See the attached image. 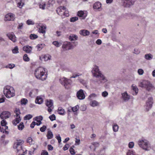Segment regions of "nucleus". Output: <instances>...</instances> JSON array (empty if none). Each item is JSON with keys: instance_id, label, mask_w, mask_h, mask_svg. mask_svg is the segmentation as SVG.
<instances>
[{"instance_id": "nucleus-1", "label": "nucleus", "mask_w": 155, "mask_h": 155, "mask_svg": "<svg viewBox=\"0 0 155 155\" xmlns=\"http://www.w3.org/2000/svg\"><path fill=\"white\" fill-rule=\"evenodd\" d=\"M91 72L93 76L96 78L93 81L95 84H99L107 81L106 78L100 71L98 67L95 65L94 66Z\"/></svg>"}, {"instance_id": "nucleus-2", "label": "nucleus", "mask_w": 155, "mask_h": 155, "mask_svg": "<svg viewBox=\"0 0 155 155\" xmlns=\"http://www.w3.org/2000/svg\"><path fill=\"white\" fill-rule=\"evenodd\" d=\"M34 74L37 79L44 81L47 78L48 74L46 69L42 67H39L35 70Z\"/></svg>"}, {"instance_id": "nucleus-3", "label": "nucleus", "mask_w": 155, "mask_h": 155, "mask_svg": "<svg viewBox=\"0 0 155 155\" xmlns=\"http://www.w3.org/2000/svg\"><path fill=\"white\" fill-rule=\"evenodd\" d=\"M139 85L148 91H152L155 89L154 86L148 80H143L140 81L139 83Z\"/></svg>"}, {"instance_id": "nucleus-4", "label": "nucleus", "mask_w": 155, "mask_h": 155, "mask_svg": "<svg viewBox=\"0 0 155 155\" xmlns=\"http://www.w3.org/2000/svg\"><path fill=\"white\" fill-rule=\"evenodd\" d=\"M137 143L139 147L146 151H149L151 149V146L150 142L145 139H141L139 140Z\"/></svg>"}, {"instance_id": "nucleus-5", "label": "nucleus", "mask_w": 155, "mask_h": 155, "mask_svg": "<svg viewBox=\"0 0 155 155\" xmlns=\"http://www.w3.org/2000/svg\"><path fill=\"white\" fill-rule=\"evenodd\" d=\"M4 93L7 98H11L15 95V91L14 88L10 86H7L4 88Z\"/></svg>"}, {"instance_id": "nucleus-6", "label": "nucleus", "mask_w": 155, "mask_h": 155, "mask_svg": "<svg viewBox=\"0 0 155 155\" xmlns=\"http://www.w3.org/2000/svg\"><path fill=\"white\" fill-rule=\"evenodd\" d=\"M56 12L58 14L62 16L68 17L69 15L68 11L64 6H61L57 8Z\"/></svg>"}, {"instance_id": "nucleus-7", "label": "nucleus", "mask_w": 155, "mask_h": 155, "mask_svg": "<svg viewBox=\"0 0 155 155\" xmlns=\"http://www.w3.org/2000/svg\"><path fill=\"white\" fill-rule=\"evenodd\" d=\"M24 143V141L21 140H17L13 146L14 148L16 149L18 152L19 151L21 153H25L24 150L22 149L21 145Z\"/></svg>"}, {"instance_id": "nucleus-8", "label": "nucleus", "mask_w": 155, "mask_h": 155, "mask_svg": "<svg viewBox=\"0 0 155 155\" xmlns=\"http://www.w3.org/2000/svg\"><path fill=\"white\" fill-rule=\"evenodd\" d=\"M59 82L65 87L68 89L69 87V85L71 83V81L64 77H62L60 78Z\"/></svg>"}, {"instance_id": "nucleus-9", "label": "nucleus", "mask_w": 155, "mask_h": 155, "mask_svg": "<svg viewBox=\"0 0 155 155\" xmlns=\"http://www.w3.org/2000/svg\"><path fill=\"white\" fill-rule=\"evenodd\" d=\"M153 104V98L152 97L149 98L145 106V110L148 111L151 108Z\"/></svg>"}, {"instance_id": "nucleus-10", "label": "nucleus", "mask_w": 155, "mask_h": 155, "mask_svg": "<svg viewBox=\"0 0 155 155\" xmlns=\"http://www.w3.org/2000/svg\"><path fill=\"white\" fill-rule=\"evenodd\" d=\"M46 105L48 107V111L50 112L52 111V109L53 108V101L51 99H48L46 101Z\"/></svg>"}, {"instance_id": "nucleus-11", "label": "nucleus", "mask_w": 155, "mask_h": 155, "mask_svg": "<svg viewBox=\"0 0 155 155\" xmlns=\"http://www.w3.org/2000/svg\"><path fill=\"white\" fill-rule=\"evenodd\" d=\"M121 98L123 101L127 102L130 99V95L126 91H125L121 94Z\"/></svg>"}, {"instance_id": "nucleus-12", "label": "nucleus", "mask_w": 155, "mask_h": 155, "mask_svg": "<svg viewBox=\"0 0 155 155\" xmlns=\"http://www.w3.org/2000/svg\"><path fill=\"white\" fill-rule=\"evenodd\" d=\"M15 18L14 14L12 13H9L5 15V21H13Z\"/></svg>"}, {"instance_id": "nucleus-13", "label": "nucleus", "mask_w": 155, "mask_h": 155, "mask_svg": "<svg viewBox=\"0 0 155 155\" xmlns=\"http://www.w3.org/2000/svg\"><path fill=\"white\" fill-rule=\"evenodd\" d=\"M37 27L39 29L38 31L39 33L44 34L45 33V29L46 26L45 25L40 24L37 26Z\"/></svg>"}, {"instance_id": "nucleus-14", "label": "nucleus", "mask_w": 155, "mask_h": 155, "mask_svg": "<svg viewBox=\"0 0 155 155\" xmlns=\"http://www.w3.org/2000/svg\"><path fill=\"white\" fill-rule=\"evenodd\" d=\"M11 115L10 112L4 111L1 114L0 116L2 119H6L8 118L11 116Z\"/></svg>"}, {"instance_id": "nucleus-15", "label": "nucleus", "mask_w": 155, "mask_h": 155, "mask_svg": "<svg viewBox=\"0 0 155 155\" xmlns=\"http://www.w3.org/2000/svg\"><path fill=\"white\" fill-rule=\"evenodd\" d=\"M77 96L80 100H83L85 98V95L84 93L83 90L81 89L78 91L77 93Z\"/></svg>"}, {"instance_id": "nucleus-16", "label": "nucleus", "mask_w": 155, "mask_h": 155, "mask_svg": "<svg viewBox=\"0 0 155 155\" xmlns=\"http://www.w3.org/2000/svg\"><path fill=\"white\" fill-rule=\"evenodd\" d=\"M62 47L66 50H68L71 49L73 48L71 43L70 42H66L64 43Z\"/></svg>"}, {"instance_id": "nucleus-17", "label": "nucleus", "mask_w": 155, "mask_h": 155, "mask_svg": "<svg viewBox=\"0 0 155 155\" xmlns=\"http://www.w3.org/2000/svg\"><path fill=\"white\" fill-rule=\"evenodd\" d=\"M7 36L13 42H15L17 40L16 37L13 33H9L7 34Z\"/></svg>"}, {"instance_id": "nucleus-18", "label": "nucleus", "mask_w": 155, "mask_h": 155, "mask_svg": "<svg viewBox=\"0 0 155 155\" xmlns=\"http://www.w3.org/2000/svg\"><path fill=\"white\" fill-rule=\"evenodd\" d=\"M77 15L81 18V19H84L86 17L87 14L86 12H84L82 11H80L78 12Z\"/></svg>"}, {"instance_id": "nucleus-19", "label": "nucleus", "mask_w": 155, "mask_h": 155, "mask_svg": "<svg viewBox=\"0 0 155 155\" xmlns=\"http://www.w3.org/2000/svg\"><path fill=\"white\" fill-rule=\"evenodd\" d=\"M123 5L125 7H129L132 5L131 0H122Z\"/></svg>"}, {"instance_id": "nucleus-20", "label": "nucleus", "mask_w": 155, "mask_h": 155, "mask_svg": "<svg viewBox=\"0 0 155 155\" xmlns=\"http://www.w3.org/2000/svg\"><path fill=\"white\" fill-rule=\"evenodd\" d=\"M38 92V90L37 89H34L30 91L29 94V96L31 97H34L36 95Z\"/></svg>"}, {"instance_id": "nucleus-21", "label": "nucleus", "mask_w": 155, "mask_h": 155, "mask_svg": "<svg viewBox=\"0 0 155 155\" xmlns=\"http://www.w3.org/2000/svg\"><path fill=\"white\" fill-rule=\"evenodd\" d=\"M32 47L28 45H26L23 48V50L27 53H31L32 52Z\"/></svg>"}, {"instance_id": "nucleus-22", "label": "nucleus", "mask_w": 155, "mask_h": 155, "mask_svg": "<svg viewBox=\"0 0 155 155\" xmlns=\"http://www.w3.org/2000/svg\"><path fill=\"white\" fill-rule=\"evenodd\" d=\"M51 58V56L48 54L42 55L39 57V58L41 60L45 61H47L49 60H50Z\"/></svg>"}, {"instance_id": "nucleus-23", "label": "nucleus", "mask_w": 155, "mask_h": 155, "mask_svg": "<svg viewBox=\"0 0 155 155\" xmlns=\"http://www.w3.org/2000/svg\"><path fill=\"white\" fill-rule=\"evenodd\" d=\"M79 33L81 35L85 36L89 35L90 32L87 30L82 29L79 31Z\"/></svg>"}, {"instance_id": "nucleus-24", "label": "nucleus", "mask_w": 155, "mask_h": 155, "mask_svg": "<svg viewBox=\"0 0 155 155\" xmlns=\"http://www.w3.org/2000/svg\"><path fill=\"white\" fill-rule=\"evenodd\" d=\"M93 8L94 9H97L100 11L101 10V4L99 2H96L94 4Z\"/></svg>"}, {"instance_id": "nucleus-25", "label": "nucleus", "mask_w": 155, "mask_h": 155, "mask_svg": "<svg viewBox=\"0 0 155 155\" xmlns=\"http://www.w3.org/2000/svg\"><path fill=\"white\" fill-rule=\"evenodd\" d=\"M43 97H44L42 96H37L35 101V103L38 104H42L43 102Z\"/></svg>"}, {"instance_id": "nucleus-26", "label": "nucleus", "mask_w": 155, "mask_h": 155, "mask_svg": "<svg viewBox=\"0 0 155 155\" xmlns=\"http://www.w3.org/2000/svg\"><path fill=\"white\" fill-rule=\"evenodd\" d=\"M89 104L91 107H94L99 106L100 105V103L96 100H92L90 102Z\"/></svg>"}, {"instance_id": "nucleus-27", "label": "nucleus", "mask_w": 155, "mask_h": 155, "mask_svg": "<svg viewBox=\"0 0 155 155\" xmlns=\"http://www.w3.org/2000/svg\"><path fill=\"white\" fill-rule=\"evenodd\" d=\"M17 6L20 8H21L24 5L23 0H16Z\"/></svg>"}, {"instance_id": "nucleus-28", "label": "nucleus", "mask_w": 155, "mask_h": 155, "mask_svg": "<svg viewBox=\"0 0 155 155\" xmlns=\"http://www.w3.org/2000/svg\"><path fill=\"white\" fill-rule=\"evenodd\" d=\"M14 113L15 115V117L16 118H20V110L18 108H16L14 111Z\"/></svg>"}, {"instance_id": "nucleus-29", "label": "nucleus", "mask_w": 155, "mask_h": 155, "mask_svg": "<svg viewBox=\"0 0 155 155\" xmlns=\"http://www.w3.org/2000/svg\"><path fill=\"white\" fill-rule=\"evenodd\" d=\"M78 36L75 35H71L69 37V39L70 41H75L78 39Z\"/></svg>"}, {"instance_id": "nucleus-30", "label": "nucleus", "mask_w": 155, "mask_h": 155, "mask_svg": "<svg viewBox=\"0 0 155 155\" xmlns=\"http://www.w3.org/2000/svg\"><path fill=\"white\" fill-rule=\"evenodd\" d=\"M58 114L62 115H64L65 114L64 110L61 107L58 108Z\"/></svg>"}, {"instance_id": "nucleus-31", "label": "nucleus", "mask_w": 155, "mask_h": 155, "mask_svg": "<svg viewBox=\"0 0 155 155\" xmlns=\"http://www.w3.org/2000/svg\"><path fill=\"white\" fill-rule=\"evenodd\" d=\"M21 118H16L15 119L12 121V123L14 125H16L18 124L19 123L21 120Z\"/></svg>"}, {"instance_id": "nucleus-32", "label": "nucleus", "mask_w": 155, "mask_h": 155, "mask_svg": "<svg viewBox=\"0 0 155 155\" xmlns=\"http://www.w3.org/2000/svg\"><path fill=\"white\" fill-rule=\"evenodd\" d=\"M5 126V130L3 129V128L1 129V127L0 126V131L2 132L3 133L5 134H8L9 133V132L8 130H6L8 129V127L6 126V125Z\"/></svg>"}, {"instance_id": "nucleus-33", "label": "nucleus", "mask_w": 155, "mask_h": 155, "mask_svg": "<svg viewBox=\"0 0 155 155\" xmlns=\"http://www.w3.org/2000/svg\"><path fill=\"white\" fill-rule=\"evenodd\" d=\"M153 57V56L150 54H146L144 56L145 58L147 60H151Z\"/></svg>"}, {"instance_id": "nucleus-34", "label": "nucleus", "mask_w": 155, "mask_h": 155, "mask_svg": "<svg viewBox=\"0 0 155 155\" xmlns=\"http://www.w3.org/2000/svg\"><path fill=\"white\" fill-rule=\"evenodd\" d=\"M45 46L44 44H40L38 45L36 47L37 48L38 50V51H41Z\"/></svg>"}, {"instance_id": "nucleus-35", "label": "nucleus", "mask_w": 155, "mask_h": 155, "mask_svg": "<svg viewBox=\"0 0 155 155\" xmlns=\"http://www.w3.org/2000/svg\"><path fill=\"white\" fill-rule=\"evenodd\" d=\"M132 18L133 19H135L138 21H141V19L142 18V17L140 16L139 15H134L132 16Z\"/></svg>"}, {"instance_id": "nucleus-36", "label": "nucleus", "mask_w": 155, "mask_h": 155, "mask_svg": "<svg viewBox=\"0 0 155 155\" xmlns=\"http://www.w3.org/2000/svg\"><path fill=\"white\" fill-rule=\"evenodd\" d=\"M47 136L48 139H49L52 138L53 137V135L51 131L50 130H49L48 132Z\"/></svg>"}, {"instance_id": "nucleus-37", "label": "nucleus", "mask_w": 155, "mask_h": 155, "mask_svg": "<svg viewBox=\"0 0 155 155\" xmlns=\"http://www.w3.org/2000/svg\"><path fill=\"white\" fill-rule=\"evenodd\" d=\"M45 6L46 4L44 2H40L39 4V8L43 10L45 9Z\"/></svg>"}, {"instance_id": "nucleus-38", "label": "nucleus", "mask_w": 155, "mask_h": 155, "mask_svg": "<svg viewBox=\"0 0 155 155\" xmlns=\"http://www.w3.org/2000/svg\"><path fill=\"white\" fill-rule=\"evenodd\" d=\"M97 97V95L96 94L93 93L91 94L88 97V99L89 100L92 101V99L96 97Z\"/></svg>"}, {"instance_id": "nucleus-39", "label": "nucleus", "mask_w": 155, "mask_h": 155, "mask_svg": "<svg viewBox=\"0 0 155 155\" xmlns=\"http://www.w3.org/2000/svg\"><path fill=\"white\" fill-rule=\"evenodd\" d=\"M126 155H136V154L134 150H129L127 152Z\"/></svg>"}, {"instance_id": "nucleus-40", "label": "nucleus", "mask_w": 155, "mask_h": 155, "mask_svg": "<svg viewBox=\"0 0 155 155\" xmlns=\"http://www.w3.org/2000/svg\"><path fill=\"white\" fill-rule=\"evenodd\" d=\"M18 129L19 130H22L24 127V126L22 122L20 123V124L18 126Z\"/></svg>"}, {"instance_id": "nucleus-41", "label": "nucleus", "mask_w": 155, "mask_h": 155, "mask_svg": "<svg viewBox=\"0 0 155 155\" xmlns=\"http://www.w3.org/2000/svg\"><path fill=\"white\" fill-rule=\"evenodd\" d=\"M18 48L17 46L15 47L12 50V52L13 54H17L18 53Z\"/></svg>"}, {"instance_id": "nucleus-42", "label": "nucleus", "mask_w": 155, "mask_h": 155, "mask_svg": "<svg viewBox=\"0 0 155 155\" xmlns=\"http://www.w3.org/2000/svg\"><path fill=\"white\" fill-rule=\"evenodd\" d=\"M132 87L133 90L135 92V95H136L138 91V89L137 88L136 86H134V85H133L132 86Z\"/></svg>"}, {"instance_id": "nucleus-43", "label": "nucleus", "mask_w": 155, "mask_h": 155, "mask_svg": "<svg viewBox=\"0 0 155 155\" xmlns=\"http://www.w3.org/2000/svg\"><path fill=\"white\" fill-rule=\"evenodd\" d=\"M32 117L33 116L32 115L30 114H28L24 117V120H29L31 119Z\"/></svg>"}, {"instance_id": "nucleus-44", "label": "nucleus", "mask_w": 155, "mask_h": 155, "mask_svg": "<svg viewBox=\"0 0 155 155\" xmlns=\"http://www.w3.org/2000/svg\"><path fill=\"white\" fill-rule=\"evenodd\" d=\"M38 38V35L34 34H31L30 35V38L31 39H35Z\"/></svg>"}, {"instance_id": "nucleus-45", "label": "nucleus", "mask_w": 155, "mask_h": 155, "mask_svg": "<svg viewBox=\"0 0 155 155\" xmlns=\"http://www.w3.org/2000/svg\"><path fill=\"white\" fill-rule=\"evenodd\" d=\"M79 108V106L78 105H77L74 107H72L71 110L73 112H76L78 110Z\"/></svg>"}, {"instance_id": "nucleus-46", "label": "nucleus", "mask_w": 155, "mask_h": 155, "mask_svg": "<svg viewBox=\"0 0 155 155\" xmlns=\"http://www.w3.org/2000/svg\"><path fill=\"white\" fill-rule=\"evenodd\" d=\"M119 127L117 124H115L113 126V130L114 132H116L118 130Z\"/></svg>"}, {"instance_id": "nucleus-47", "label": "nucleus", "mask_w": 155, "mask_h": 155, "mask_svg": "<svg viewBox=\"0 0 155 155\" xmlns=\"http://www.w3.org/2000/svg\"><path fill=\"white\" fill-rule=\"evenodd\" d=\"M27 141V143H29L30 144H32L34 143L31 137H29L28 138Z\"/></svg>"}, {"instance_id": "nucleus-48", "label": "nucleus", "mask_w": 155, "mask_h": 155, "mask_svg": "<svg viewBox=\"0 0 155 155\" xmlns=\"http://www.w3.org/2000/svg\"><path fill=\"white\" fill-rule=\"evenodd\" d=\"M105 147H104L103 149L100 150L99 153L101 155H106L105 154Z\"/></svg>"}, {"instance_id": "nucleus-49", "label": "nucleus", "mask_w": 155, "mask_h": 155, "mask_svg": "<svg viewBox=\"0 0 155 155\" xmlns=\"http://www.w3.org/2000/svg\"><path fill=\"white\" fill-rule=\"evenodd\" d=\"M23 58L25 61H28L29 60V58L28 57V55L26 54L24 55Z\"/></svg>"}, {"instance_id": "nucleus-50", "label": "nucleus", "mask_w": 155, "mask_h": 155, "mask_svg": "<svg viewBox=\"0 0 155 155\" xmlns=\"http://www.w3.org/2000/svg\"><path fill=\"white\" fill-rule=\"evenodd\" d=\"M78 18L77 17H72L70 19V21L71 22H74L78 20Z\"/></svg>"}, {"instance_id": "nucleus-51", "label": "nucleus", "mask_w": 155, "mask_h": 155, "mask_svg": "<svg viewBox=\"0 0 155 155\" xmlns=\"http://www.w3.org/2000/svg\"><path fill=\"white\" fill-rule=\"evenodd\" d=\"M42 117L41 116H40L38 117H36L35 120L37 121H41V120H42Z\"/></svg>"}, {"instance_id": "nucleus-52", "label": "nucleus", "mask_w": 155, "mask_h": 155, "mask_svg": "<svg viewBox=\"0 0 155 155\" xmlns=\"http://www.w3.org/2000/svg\"><path fill=\"white\" fill-rule=\"evenodd\" d=\"M134 146V143L133 142H130L128 144V147L130 148H133Z\"/></svg>"}, {"instance_id": "nucleus-53", "label": "nucleus", "mask_w": 155, "mask_h": 155, "mask_svg": "<svg viewBox=\"0 0 155 155\" xmlns=\"http://www.w3.org/2000/svg\"><path fill=\"white\" fill-rule=\"evenodd\" d=\"M49 118L51 121H53L55 120L56 117L54 114H52L49 117Z\"/></svg>"}, {"instance_id": "nucleus-54", "label": "nucleus", "mask_w": 155, "mask_h": 155, "mask_svg": "<svg viewBox=\"0 0 155 155\" xmlns=\"http://www.w3.org/2000/svg\"><path fill=\"white\" fill-rule=\"evenodd\" d=\"M80 82L85 87H87V81L83 79L80 80Z\"/></svg>"}, {"instance_id": "nucleus-55", "label": "nucleus", "mask_w": 155, "mask_h": 155, "mask_svg": "<svg viewBox=\"0 0 155 155\" xmlns=\"http://www.w3.org/2000/svg\"><path fill=\"white\" fill-rule=\"evenodd\" d=\"M15 66V65L14 64H8V65H7L6 66V68H9L10 69H12L14 68Z\"/></svg>"}, {"instance_id": "nucleus-56", "label": "nucleus", "mask_w": 155, "mask_h": 155, "mask_svg": "<svg viewBox=\"0 0 155 155\" xmlns=\"http://www.w3.org/2000/svg\"><path fill=\"white\" fill-rule=\"evenodd\" d=\"M140 51L139 49L135 48L134 50V51L133 52L134 53L136 54H138L140 53Z\"/></svg>"}, {"instance_id": "nucleus-57", "label": "nucleus", "mask_w": 155, "mask_h": 155, "mask_svg": "<svg viewBox=\"0 0 155 155\" xmlns=\"http://www.w3.org/2000/svg\"><path fill=\"white\" fill-rule=\"evenodd\" d=\"M137 72L140 75H142L143 74L144 71L142 69H139L138 70Z\"/></svg>"}, {"instance_id": "nucleus-58", "label": "nucleus", "mask_w": 155, "mask_h": 155, "mask_svg": "<svg viewBox=\"0 0 155 155\" xmlns=\"http://www.w3.org/2000/svg\"><path fill=\"white\" fill-rule=\"evenodd\" d=\"M52 44L57 47H59L60 46V44L57 41H55L53 42Z\"/></svg>"}, {"instance_id": "nucleus-59", "label": "nucleus", "mask_w": 155, "mask_h": 155, "mask_svg": "<svg viewBox=\"0 0 155 155\" xmlns=\"http://www.w3.org/2000/svg\"><path fill=\"white\" fill-rule=\"evenodd\" d=\"M69 151L70 153L72 155H74L75 154V153L74 152V150L71 147L69 149Z\"/></svg>"}, {"instance_id": "nucleus-60", "label": "nucleus", "mask_w": 155, "mask_h": 155, "mask_svg": "<svg viewBox=\"0 0 155 155\" xmlns=\"http://www.w3.org/2000/svg\"><path fill=\"white\" fill-rule=\"evenodd\" d=\"M28 101L25 99H23L21 100V104L25 105L27 102Z\"/></svg>"}, {"instance_id": "nucleus-61", "label": "nucleus", "mask_w": 155, "mask_h": 155, "mask_svg": "<svg viewBox=\"0 0 155 155\" xmlns=\"http://www.w3.org/2000/svg\"><path fill=\"white\" fill-rule=\"evenodd\" d=\"M26 23L28 25H34V22L30 20H28L26 21Z\"/></svg>"}, {"instance_id": "nucleus-62", "label": "nucleus", "mask_w": 155, "mask_h": 155, "mask_svg": "<svg viewBox=\"0 0 155 155\" xmlns=\"http://www.w3.org/2000/svg\"><path fill=\"white\" fill-rule=\"evenodd\" d=\"M46 129V127L45 125H43L42 127L40 128V130L41 132H44Z\"/></svg>"}, {"instance_id": "nucleus-63", "label": "nucleus", "mask_w": 155, "mask_h": 155, "mask_svg": "<svg viewBox=\"0 0 155 155\" xmlns=\"http://www.w3.org/2000/svg\"><path fill=\"white\" fill-rule=\"evenodd\" d=\"M1 124L2 126H4L6 125L7 123L5 120H3L1 121Z\"/></svg>"}, {"instance_id": "nucleus-64", "label": "nucleus", "mask_w": 155, "mask_h": 155, "mask_svg": "<svg viewBox=\"0 0 155 155\" xmlns=\"http://www.w3.org/2000/svg\"><path fill=\"white\" fill-rule=\"evenodd\" d=\"M92 144L95 147H97L99 146V144L98 143L95 142L92 143Z\"/></svg>"}]
</instances>
